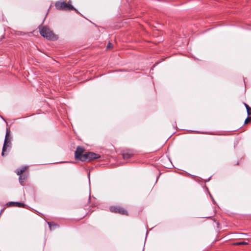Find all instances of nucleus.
Listing matches in <instances>:
<instances>
[{
    "label": "nucleus",
    "instance_id": "nucleus-1",
    "mask_svg": "<svg viewBox=\"0 0 251 251\" xmlns=\"http://www.w3.org/2000/svg\"><path fill=\"white\" fill-rule=\"evenodd\" d=\"M55 7L57 9L60 10H75V8L69 3H66L65 1H56L55 4Z\"/></svg>",
    "mask_w": 251,
    "mask_h": 251
},
{
    "label": "nucleus",
    "instance_id": "nucleus-2",
    "mask_svg": "<svg viewBox=\"0 0 251 251\" xmlns=\"http://www.w3.org/2000/svg\"><path fill=\"white\" fill-rule=\"evenodd\" d=\"M39 29L41 35L44 38H46L49 40L53 39L54 35L52 31L49 28L46 26H43L41 28L39 27Z\"/></svg>",
    "mask_w": 251,
    "mask_h": 251
},
{
    "label": "nucleus",
    "instance_id": "nucleus-3",
    "mask_svg": "<svg viewBox=\"0 0 251 251\" xmlns=\"http://www.w3.org/2000/svg\"><path fill=\"white\" fill-rule=\"evenodd\" d=\"M100 156L99 154L93 152H86L84 154V156L82 157L84 161H89L91 160H94L100 158Z\"/></svg>",
    "mask_w": 251,
    "mask_h": 251
},
{
    "label": "nucleus",
    "instance_id": "nucleus-4",
    "mask_svg": "<svg viewBox=\"0 0 251 251\" xmlns=\"http://www.w3.org/2000/svg\"><path fill=\"white\" fill-rule=\"evenodd\" d=\"M84 148L81 146H78L76 148V151L75 152V157L76 160H80L84 162L82 157L84 156Z\"/></svg>",
    "mask_w": 251,
    "mask_h": 251
},
{
    "label": "nucleus",
    "instance_id": "nucleus-5",
    "mask_svg": "<svg viewBox=\"0 0 251 251\" xmlns=\"http://www.w3.org/2000/svg\"><path fill=\"white\" fill-rule=\"evenodd\" d=\"M111 212L119 213L122 215H127V212L124 208L121 206H111L110 207Z\"/></svg>",
    "mask_w": 251,
    "mask_h": 251
},
{
    "label": "nucleus",
    "instance_id": "nucleus-6",
    "mask_svg": "<svg viewBox=\"0 0 251 251\" xmlns=\"http://www.w3.org/2000/svg\"><path fill=\"white\" fill-rule=\"evenodd\" d=\"M133 153L130 150L124 151L123 152L122 155L124 159H127L132 156Z\"/></svg>",
    "mask_w": 251,
    "mask_h": 251
},
{
    "label": "nucleus",
    "instance_id": "nucleus-7",
    "mask_svg": "<svg viewBox=\"0 0 251 251\" xmlns=\"http://www.w3.org/2000/svg\"><path fill=\"white\" fill-rule=\"evenodd\" d=\"M11 145H9L8 143H7V139L4 140L2 151L1 152L2 156H4V152L6 151L8 148H10Z\"/></svg>",
    "mask_w": 251,
    "mask_h": 251
},
{
    "label": "nucleus",
    "instance_id": "nucleus-8",
    "mask_svg": "<svg viewBox=\"0 0 251 251\" xmlns=\"http://www.w3.org/2000/svg\"><path fill=\"white\" fill-rule=\"evenodd\" d=\"M8 205H13L16 207H23L24 206V203L20 202H9Z\"/></svg>",
    "mask_w": 251,
    "mask_h": 251
},
{
    "label": "nucleus",
    "instance_id": "nucleus-9",
    "mask_svg": "<svg viewBox=\"0 0 251 251\" xmlns=\"http://www.w3.org/2000/svg\"><path fill=\"white\" fill-rule=\"evenodd\" d=\"M27 167L24 166L22 167L20 169H18L16 170V173L19 176H21V175L25 171V170L26 169Z\"/></svg>",
    "mask_w": 251,
    "mask_h": 251
},
{
    "label": "nucleus",
    "instance_id": "nucleus-10",
    "mask_svg": "<svg viewBox=\"0 0 251 251\" xmlns=\"http://www.w3.org/2000/svg\"><path fill=\"white\" fill-rule=\"evenodd\" d=\"M26 176H19V182L22 184L26 180Z\"/></svg>",
    "mask_w": 251,
    "mask_h": 251
},
{
    "label": "nucleus",
    "instance_id": "nucleus-11",
    "mask_svg": "<svg viewBox=\"0 0 251 251\" xmlns=\"http://www.w3.org/2000/svg\"><path fill=\"white\" fill-rule=\"evenodd\" d=\"M8 136H9V131L8 130H7L4 140L7 139V143H8L9 145H11L10 139L9 138Z\"/></svg>",
    "mask_w": 251,
    "mask_h": 251
},
{
    "label": "nucleus",
    "instance_id": "nucleus-12",
    "mask_svg": "<svg viewBox=\"0 0 251 251\" xmlns=\"http://www.w3.org/2000/svg\"><path fill=\"white\" fill-rule=\"evenodd\" d=\"M248 243L247 242H236L235 243H234V245H248Z\"/></svg>",
    "mask_w": 251,
    "mask_h": 251
},
{
    "label": "nucleus",
    "instance_id": "nucleus-13",
    "mask_svg": "<svg viewBox=\"0 0 251 251\" xmlns=\"http://www.w3.org/2000/svg\"><path fill=\"white\" fill-rule=\"evenodd\" d=\"M251 121V117L248 116L245 121V124H248L249 122H250Z\"/></svg>",
    "mask_w": 251,
    "mask_h": 251
},
{
    "label": "nucleus",
    "instance_id": "nucleus-14",
    "mask_svg": "<svg viewBox=\"0 0 251 251\" xmlns=\"http://www.w3.org/2000/svg\"><path fill=\"white\" fill-rule=\"evenodd\" d=\"M247 112L248 115L251 114V108L249 106H247Z\"/></svg>",
    "mask_w": 251,
    "mask_h": 251
},
{
    "label": "nucleus",
    "instance_id": "nucleus-15",
    "mask_svg": "<svg viewBox=\"0 0 251 251\" xmlns=\"http://www.w3.org/2000/svg\"><path fill=\"white\" fill-rule=\"evenodd\" d=\"M112 48V44L110 43H108L107 45V48L109 49V48Z\"/></svg>",
    "mask_w": 251,
    "mask_h": 251
},
{
    "label": "nucleus",
    "instance_id": "nucleus-16",
    "mask_svg": "<svg viewBox=\"0 0 251 251\" xmlns=\"http://www.w3.org/2000/svg\"><path fill=\"white\" fill-rule=\"evenodd\" d=\"M247 106H249L247 104L245 103V106L246 107V109L248 108Z\"/></svg>",
    "mask_w": 251,
    "mask_h": 251
},
{
    "label": "nucleus",
    "instance_id": "nucleus-17",
    "mask_svg": "<svg viewBox=\"0 0 251 251\" xmlns=\"http://www.w3.org/2000/svg\"><path fill=\"white\" fill-rule=\"evenodd\" d=\"M144 248H143V249H142V251H144Z\"/></svg>",
    "mask_w": 251,
    "mask_h": 251
},
{
    "label": "nucleus",
    "instance_id": "nucleus-18",
    "mask_svg": "<svg viewBox=\"0 0 251 251\" xmlns=\"http://www.w3.org/2000/svg\"><path fill=\"white\" fill-rule=\"evenodd\" d=\"M3 210V209H2V210H1V212H0V213L2 212Z\"/></svg>",
    "mask_w": 251,
    "mask_h": 251
},
{
    "label": "nucleus",
    "instance_id": "nucleus-19",
    "mask_svg": "<svg viewBox=\"0 0 251 251\" xmlns=\"http://www.w3.org/2000/svg\"><path fill=\"white\" fill-rule=\"evenodd\" d=\"M48 225H49V226H50V223H48Z\"/></svg>",
    "mask_w": 251,
    "mask_h": 251
}]
</instances>
